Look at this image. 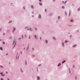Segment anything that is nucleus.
<instances>
[{
    "label": "nucleus",
    "mask_w": 80,
    "mask_h": 80,
    "mask_svg": "<svg viewBox=\"0 0 80 80\" xmlns=\"http://www.w3.org/2000/svg\"><path fill=\"white\" fill-rule=\"evenodd\" d=\"M13 45H14V47L15 46V45H16V41H13Z\"/></svg>",
    "instance_id": "obj_1"
},
{
    "label": "nucleus",
    "mask_w": 80,
    "mask_h": 80,
    "mask_svg": "<svg viewBox=\"0 0 80 80\" xmlns=\"http://www.w3.org/2000/svg\"><path fill=\"white\" fill-rule=\"evenodd\" d=\"M28 30H30V31H32V29L31 28L30 29H28Z\"/></svg>",
    "instance_id": "obj_2"
},
{
    "label": "nucleus",
    "mask_w": 80,
    "mask_h": 80,
    "mask_svg": "<svg viewBox=\"0 0 80 80\" xmlns=\"http://www.w3.org/2000/svg\"><path fill=\"white\" fill-rule=\"evenodd\" d=\"M39 5L42 6V4L41 3H39Z\"/></svg>",
    "instance_id": "obj_3"
},
{
    "label": "nucleus",
    "mask_w": 80,
    "mask_h": 80,
    "mask_svg": "<svg viewBox=\"0 0 80 80\" xmlns=\"http://www.w3.org/2000/svg\"><path fill=\"white\" fill-rule=\"evenodd\" d=\"M73 22V19H72L70 21V22Z\"/></svg>",
    "instance_id": "obj_4"
},
{
    "label": "nucleus",
    "mask_w": 80,
    "mask_h": 80,
    "mask_svg": "<svg viewBox=\"0 0 80 80\" xmlns=\"http://www.w3.org/2000/svg\"><path fill=\"white\" fill-rule=\"evenodd\" d=\"M65 62H66V61H65V60L62 61V63H65Z\"/></svg>",
    "instance_id": "obj_5"
},
{
    "label": "nucleus",
    "mask_w": 80,
    "mask_h": 80,
    "mask_svg": "<svg viewBox=\"0 0 80 80\" xmlns=\"http://www.w3.org/2000/svg\"><path fill=\"white\" fill-rule=\"evenodd\" d=\"M71 13V12H69V14H68L69 16H70V15Z\"/></svg>",
    "instance_id": "obj_6"
},
{
    "label": "nucleus",
    "mask_w": 80,
    "mask_h": 80,
    "mask_svg": "<svg viewBox=\"0 0 80 80\" xmlns=\"http://www.w3.org/2000/svg\"><path fill=\"white\" fill-rule=\"evenodd\" d=\"M0 50H3V48H2V47H0Z\"/></svg>",
    "instance_id": "obj_7"
},
{
    "label": "nucleus",
    "mask_w": 80,
    "mask_h": 80,
    "mask_svg": "<svg viewBox=\"0 0 80 80\" xmlns=\"http://www.w3.org/2000/svg\"><path fill=\"white\" fill-rule=\"evenodd\" d=\"M60 65H61L60 63H59V64H58V67L60 66Z\"/></svg>",
    "instance_id": "obj_8"
},
{
    "label": "nucleus",
    "mask_w": 80,
    "mask_h": 80,
    "mask_svg": "<svg viewBox=\"0 0 80 80\" xmlns=\"http://www.w3.org/2000/svg\"><path fill=\"white\" fill-rule=\"evenodd\" d=\"M76 46H77V45H73V47H76Z\"/></svg>",
    "instance_id": "obj_9"
},
{
    "label": "nucleus",
    "mask_w": 80,
    "mask_h": 80,
    "mask_svg": "<svg viewBox=\"0 0 80 80\" xmlns=\"http://www.w3.org/2000/svg\"><path fill=\"white\" fill-rule=\"evenodd\" d=\"M38 17L39 18H41V15H39Z\"/></svg>",
    "instance_id": "obj_10"
},
{
    "label": "nucleus",
    "mask_w": 80,
    "mask_h": 80,
    "mask_svg": "<svg viewBox=\"0 0 80 80\" xmlns=\"http://www.w3.org/2000/svg\"><path fill=\"white\" fill-rule=\"evenodd\" d=\"M11 22H12V21H10L9 22V23H11Z\"/></svg>",
    "instance_id": "obj_11"
},
{
    "label": "nucleus",
    "mask_w": 80,
    "mask_h": 80,
    "mask_svg": "<svg viewBox=\"0 0 80 80\" xmlns=\"http://www.w3.org/2000/svg\"><path fill=\"white\" fill-rule=\"evenodd\" d=\"M34 37H35V38H37V36L35 35Z\"/></svg>",
    "instance_id": "obj_12"
},
{
    "label": "nucleus",
    "mask_w": 80,
    "mask_h": 80,
    "mask_svg": "<svg viewBox=\"0 0 80 80\" xmlns=\"http://www.w3.org/2000/svg\"><path fill=\"white\" fill-rule=\"evenodd\" d=\"M32 8H33V6H31Z\"/></svg>",
    "instance_id": "obj_13"
},
{
    "label": "nucleus",
    "mask_w": 80,
    "mask_h": 80,
    "mask_svg": "<svg viewBox=\"0 0 80 80\" xmlns=\"http://www.w3.org/2000/svg\"><path fill=\"white\" fill-rule=\"evenodd\" d=\"M38 80H40V78L38 77Z\"/></svg>",
    "instance_id": "obj_14"
},
{
    "label": "nucleus",
    "mask_w": 80,
    "mask_h": 80,
    "mask_svg": "<svg viewBox=\"0 0 80 80\" xmlns=\"http://www.w3.org/2000/svg\"><path fill=\"white\" fill-rule=\"evenodd\" d=\"M65 8V7H63V6H62V9H63Z\"/></svg>",
    "instance_id": "obj_15"
},
{
    "label": "nucleus",
    "mask_w": 80,
    "mask_h": 80,
    "mask_svg": "<svg viewBox=\"0 0 80 80\" xmlns=\"http://www.w3.org/2000/svg\"><path fill=\"white\" fill-rule=\"evenodd\" d=\"M62 45L63 47H64V43H63V42H62Z\"/></svg>",
    "instance_id": "obj_16"
},
{
    "label": "nucleus",
    "mask_w": 80,
    "mask_h": 80,
    "mask_svg": "<svg viewBox=\"0 0 80 80\" xmlns=\"http://www.w3.org/2000/svg\"><path fill=\"white\" fill-rule=\"evenodd\" d=\"M78 11H79V10H80V8H78Z\"/></svg>",
    "instance_id": "obj_17"
},
{
    "label": "nucleus",
    "mask_w": 80,
    "mask_h": 80,
    "mask_svg": "<svg viewBox=\"0 0 80 80\" xmlns=\"http://www.w3.org/2000/svg\"><path fill=\"white\" fill-rule=\"evenodd\" d=\"M13 30H14V31H15V28H13Z\"/></svg>",
    "instance_id": "obj_18"
},
{
    "label": "nucleus",
    "mask_w": 80,
    "mask_h": 80,
    "mask_svg": "<svg viewBox=\"0 0 80 80\" xmlns=\"http://www.w3.org/2000/svg\"><path fill=\"white\" fill-rule=\"evenodd\" d=\"M45 11V12H47V9H45V11Z\"/></svg>",
    "instance_id": "obj_19"
},
{
    "label": "nucleus",
    "mask_w": 80,
    "mask_h": 80,
    "mask_svg": "<svg viewBox=\"0 0 80 80\" xmlns=\"http://www.w3.org/2000/svg\"><path fill=\"white\" fill-rule=\"evenodd\" d=\"M21 37H22V38H23V35H22L21 36Z\"/></svg>",
    "instance_id": "obj_20"
},
{
    "label": "nucleus",
    "mask_w": 80,
    "mask_h": 80,
    "mask_svg": "<svg viewBox=\"0 0 80 80\" xmlns=\"http://www.w3.org/2000/svg\"><path fill=\"white\" fill-rule=\"evenodd\" d=\"M25 62V64L26 65H27V61L26 60Z\"/></svg>",
    "instance_id": "obj_21"
},
{
    "label": "nucleus",
    "mask_w": 80,
    "mask_h": 80,
    "mask_svg": "<svg viewBox=\"0 0 80 80\" xmlns=\"http://www.w3.org/2000/svg\"><path fill=\"white\" fill-rule=\"evenodd\" d=\"M0 67H1V68H3V66H0Z\"/></svg>",
    "instance_id": "obj_22"
},
{
    "label": "nucleus",
    "mask_w": 80,
    "mask_h": 80,
    "mask_svg": "<svg viewBox=\"0 0 80 80\" xmlns=\"http://www.w3.org/2000/svg\"><path fill=\"white\" fill-rule=\"evenodd\" d=\"M2 76H5V74H3L2 75Z\"/></svg>",
    "instance_id": "obj_23"
},
{
    "label": "nucleus",
    "mask_w": 80,
    "mask_h": 80,
    "mask_svg": "<svg viewBox=\"0 0 80 80\" xmlns=\"http://www.w3.org/2000/svg\"><path fill=\"white\" fill-rule=\"evenodd\" d=\"M65 13L66 15H67V12H65Z\"/></svg>",
    "instance_id": "obj_24"
},
{
    "label": "nucleus",
    "mask_w": 80,
    "mask_h": 80,
    "mask_svg": "<svg viewBox=\"0 0 80 80\" xmlns=\"http://www.w3.org/2000/svg\"><path fill=\"white\" fill-rule=\"evenodd\" d=\"M68 42V41H66V42H65V43H67Z\"/></svg>",
    "instance_id": "obj_25"
},
{
    "label": "nucleus",
    "mask_w": 80,
    "mask_h": 80,
    "mask_svg": "<svg viewBox=\"0 0 80 80\" xmlns=\"http://www.w3.org/2000/svg\"><path fill=\"white\" fill-rule=\"evenodd\" d=\"M0 74H1V75H2V74H3V73H2V72H1V73H0Z\"/></svg>",
    "instance_id": "obj_26"
},
{
    "label": "nucleus",
    "mask_w": 80,
    "mask_h": 80,
    "mask_svg": "<svg viewBox=\"0 0 80 80\" xmlns=\"http://www.w3.org/2000/svg\"><path fill=\"white\" fill-rule=\"evenodd\" d=\"M53 39H54V40H55V38H53Z\"/></svg>",
    "instance_id": "obj_27"
},
{
    "label": "nucleus",
    "mask_w": 80,
    "mask_h": 80,
    "mask_svg": "<svg viewBox=\"0 0 80 80\" xmlns=\"http://www.w3.org/2000/svg\"><path fill=\"white\" fill-rule=\"evenodd\" d=\"M1 80H3V79L2 78H1Z\"/></svg>",
    "instance_id": "obj_28"
},
{
    "label": "nucleus",
    "mask_w": 80,
    "mask_h": 80,
    "mask_svg": "<svg viewBox=\"0 0 80 80\" xmlns=\"http://www.w3.org/2000/svg\"><path fill=\"white\" fill-rule=\"evenodd\" d=\"M48 42V41H46V43H47Z\"/></svg>",
    "instance_id": "obj_29"
},
{
    "label": "nucleus",
    "mask_w": 80,
    "mask_h": 80,
    "mask_svg": "<svg viewBox=\"0 0 80 80\" xmlns=\"http://www.w3.org/2000/svg\"><path fill=\"white\" fill-rule=\"evenodd\" d=\"M67 3V1H66V2H65V3H64L65 4V3Z\"/></svg>",
    "instance_id": "obj_30"
},
{
    "label": "nucleus",
    "mask_w": 80,
    "mask_h": 80,
    "mask_svg": "<svg viewBox=\"0 0 80 80\" xmlns=\"http://www.w3.org/2000/svg\"><path fill=\"white\" fill-rule=\"evenodd\" d=\"M60 18V16H58V19H59Z\"/></svg>",
    "instance_id": "obj_31"
},
{
    "label": "nucleus",
    "mask_w": 80,
    "mask_h": 80,
    "mask_svg": "<svg viewBox=\"0 0 80 80\" xmlns=\"http://www.w3.org/2000/svg\"><path fill=\"white\" fill-rule=\"evenodd\" d=\"M40 40H42V38L41 37H40Z\"/></svg>",
    "instance_id": "obj_32"
},
{
    "label": "nucleus",
    "mask_w": 80,
    "mask_h": 80,
    "mask_svg": "<svg viewBox=\"0 0 80 80\" xmlns=\"http://www.w3.org/2000/svg\"><path fill=\"white\" fill-rule=\"evenodd\" d=\"M3 44H5V42H3Z\"/></svg>",
    "instance_id": "obj_33"
},
{
    "label": "nucleus",
    "mask_w": 80,
    "mask_h": 80,
    "mask_svg": "<svg viewBox=\"0 0 80 80\" xmlns=\"http://www.w3.org/2000/svg\"><path fill=\"white\" fill-rule=\"evenodd\" d=\"M41 1H42V0H39V2H41Z\"/></svg>",
    "instance_id": "obj_34"
},
{
    "label": "nucleus",
    "mask_w": 80,
    "mask_h": 80,
    "mask_svg": "<svg viewBox=\"0 0 80 80\" xmlns=\"http://www.w3.org/2000/svg\"><path fill=\"white\" fill-rule=\"evenodd\" d=\"M35 30H37V28H35Z\"/></svg>",
    "instance_id": "obj_35"
},
{
    "label": "nucleus",
    "mask_w": 80,
    "mask_h": 80,
    "mask_svg": "<svg viewBox=\"0 0 80 80\" xmlns=\"http://www.w3.org/2000/svg\"><path fill=\"white\" fill-rule=\"evenodd\" d=\"M29 39H30V36H29Z\"/></svg>",
    "instance_id": "obj_36"
},
{
    "label": "nucleus",
    "mask_w": 80,
    "mask_h": 80,
    "mask_svg": "<svg viewBox=\"0 0 80 80\" xmlns=\"http://www.w3.org/2000/svg\"><path fill=\"white\" fill-rule=\"evenodd\" d=\"M6 73H8V72H6Z\"/></svg>",
    "instance_id": "obj_37"
},
{
    "label": "nucleus",
    "mask_w": 80,
    "mask_h": 80,
    "mask_svg": "<svg viewBox=\"0 0 80 80\" xmlns=\"http://www.w3.org/2000/svg\"><path fill=\"white\" fill-rule=\"evenodd\" d=\"M39 66H41V64H39Z\"/></svg>",
    "instance_id": "obj_38"
},
{
    "label": "nucleus",
    "mask_w": 80,
    "mask_h": 80,
    "mask_svg": "<svg viewBox=\"0 0 80 80\" xmlns=\"http://www.w3.org/2000/svg\"><path fill=\"white\" fill-rule=\"evenodd\" d=\"M62 3H64V1H62Z\"/></svg>",
    "instance_id": "obj_39"
},
{
    "label": "nucleus",
    "mask_w": 80,
    "mask_h": 80,
    "mask_svg": "<svg viewBox=\"0 0 80 80\" xmlns=\"http://www.w3.org/2000/svg\"><path fill=\"white\" fill-rule=\"evenodd\" d=\"M73 67H74V68H75V65H74L73 66Z\"/></svg>",
    "instance_id": "obj_40"
},
{
    "label": "nucleus",
    "mask_w": 80,
    "mask_h": 80,
    "mask_svg": "<svg viewBox=\"0 0 80 80\" xmlns=\"http://www.w3.org/2000/svg\"><path fill=\"white\" fill-rule=\"evenodd\" d=\"M28 48H29V47H28H28L27 49H28Z\"/></svg>",
    "instance_id": "obj_41"
},
{
    "label": "nucleus",
    "mask_w": 80,
    "mask_h": 80,
    "mask_svg": "<svg viewBox=\"0 0 80 80\" xmlns=\"http://www.w3.org/2000/svg\"><path fill=\"white\" fill-rule=\"evenodd\" d=\"M75 78H76V80L77 79V77H76Z\"/></svg>",
    "instance_id": "obj_42"
},
{
    "label": "nucleus",
    "mask_w": 80,
    "mask_h": 80,
    "mask_svg": "<svg viewBox=\"0 0 80 80\" xmlns=\"http://www.w3.org/2000/svg\"><path fill=\"white\" fill-rule=\"evenodd\" d=\"M53 2H55V0H53Z\"/></svg>",
    "instance_id": "obj_43"
},
{
    "label": "nucleus",
    "mask_w": 80,
    "mask_h": 80,
    "mask_svg": "<svg viewBox=\"0 0 80 80\" xmlns=\"http://www.w3.org/2000/svg\"><path fill=\"white\" fill-rule=\"evenodd\" d=\"M3 35H5V33H3Z\"/></svg>",
    "instance_id": "obj_44"
},
{
    "label": "nucleus",
    "mask_w": 80,
    "mask_h": 80,
    "mask_svg": "<svg viewBox=\"0 0 80 80\" xmlns=\"http://www.w3.org/2000/svg\"><path fill=\"white\" fill-rule=\"evenodd\" d=\"M32 49L33 50L34 49L33 48H32Z\"/></svg>",
    "instance_id": "obj_45"
},
{
    "label": "nucleus",
    "mask_w": 80,
    "mask_h": 80,
    "mask_svg": "<svg viewBox=\"0 0 80 80\" xmlns=\"http://www.w3.org/2000/svg\"><path fill=\"white\" fill-rule=\"evenodd\" d=\"M8 55V53H7V54H6V55Z\"/></svg>",
    "instance_id": "obj_46"
},
{
    "label": "nucleus",
    "mask_w": 80,
    "mask_h": 80,
    "mask_svg": "<svg viewBox=\"0 0 80 80\" xmlns=\"http://www.w3.org/2000/svg\"><path fill=\"white\" fill-rule=\"evenodd\" d=\"M20 39H21V38H19V40H20Z\"/></svg>",
    "instance_id": "obj_47"
},
{
    "label": "nucleus",
    "mask_w": 80,
    "mask_h": 80,
    "mask_svg": "<svg viewBox=\"0 0 80 80\" xmlns=\"http://www.w3.org/2000/svg\"><path fill=\"white\" fill-rule=\"evenodd\" d=\"M21 70V72H23V71H22V70Z\"/></svg>",
    "instance_id": "obj_48"
},
{
    "label": "nucleus",
    "mask_w": 80,
    "mask_h": 80,
    "mask_svg": "<svg viewBox=\"0 0 80 80\" xmlns=\"http://www.w3.org/2000/svg\"><path fill=\"white\" fill-rule=\"evenodd\" d=\"M70 37H72V36L71 35L70 36Z\"/></svg>",
    "instance_id": "obj_49"
},
{
    "label": "nucleus",
    "mask_w": 80,
    "mask_h": 80,
    "mask_svg": "<svg viewBox=\"0 0 80 80\" xmlns=\"http://www.w3.org/2000/svg\"><path fill=\"white\" fill-rule=\"evenodd\" d=\"M24 50H25V48H24Z\"/></svg>",
    "instance_id": "obj_50"
},
{
    "label": "nucleus",
    "mask_w": 80,
    "mask_h": 80,
    "mask_svg": "<svg viewBox=\"0 0 80 80\" xmlns=\"http://www.w3.org/2000/svg\"><path fill=\"white\" fill-rule=\"evenodd\" d=\"M34 56H35L34 55H33V57H34Z\"/></svg>",
    "instance_id": "obj_51"
},
{
    "label": "nucleus",
    "mask_w": 80,
    "mask_h": 80,
    "mask_svg": "<svg viewBox=\"0 0 80 80\" xmlns=\"http://www.w3.org/2000/svg\"><path fill=\"white\" fill-rule=\"evenodd\" d=\"M29 44L28 45V46H29Z\"/></svg>",
    "instance_id": "obj_52"
},
{
    "label": "nucleus",
    "mask_w": 80,
    "mask_h": 80,
    "mask_svg": "<svg viewBox=\"0 0 80 80\" xmlns=\"http://www.w3.org/2000/svg\"><path fill=\"white\" fill-rule=\"evenodd\" d=\"M24 9H25V8H24Z\"/></svg>",
    "instance_id": "obj_53"
}]
</instances>
